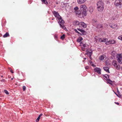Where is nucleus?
Masks as SVG:
<instances>
[{"instance_id":"nucleus-10","label":"nucleus","mask_w":122,"mask_h":122,"mask_svg":"<svg viewBox=\"0 0 122 122\" xmlns=\"http://www.w3.org/2000/svg\"><path fill=\"white\" fill-rule=\"evenodd\" d=\"M80 10H85L87 8L86 6L84 4L80 6Z\"/></svg>"},{"instance_id":"nucleus-11","label":"nucleus","mask_w":122,"mask_h":122,"mask_svg":"<svg viewBox=\"0 0 122 122\" xmlns=\"http://www.w3.org/2000/svg\"><path fill=\"white\" fill-rule=\"evenodd\" d=\"M86 25L83 22H80V27H82L84 28H86Z\"/></svg>"},{"instance_id":"nucleus-4","label":"nucleus","mask_w":122,"mask_h":122,"mask_svg":"<svg viewBox=\"0 0 122 122\" xmlns=\"http://www.w3.org/2000/svg\"><path fill=\"white\" fill-rule=\"evenodd\" d=\"M117 61L120 64L122 63V54H118L117 55Z\"/></svg>"},{"instance_id":"nucleus-46","label":"nucleus","mask_w":122,"mask_h":122,"mask_svg":"<svg viewBox=\"0 0 122 122\" xmlns=\"http://www.w3.org/2000/svg\"><path fill=\"white\" fill-rule=\"evenodd\" d=\"M54 19V18H52V20H53Z\"/></svg>"},{"instance_id":"nucleus-1","label":"nucleus","mask_w":122,"mask_h":122,"mask_svg":"<svg viewBox=\"0 0 122 122\" xmlns=\"http://www.w3.org/2000/svg\"><path fill=\"white\" fill-rule=\"evenodd\" d=\"M52 13L55 17L57 18V19L59 20V21L58 23L61 27L65 30L66 29V27L63 25L64 23V21L62 20L61 17L60 15L57 12L54 11Z\"/></svg>"},{"instance_id":"nucleus-34","label":"nucleus","mask_w":122,"mask_h":122,"mask_svg":"<svg viewBox=\"0 0 122 122\" xmlns=\"http://www.w3.org/2000/svg\"><path fill=\"white\" fill-rule=\"evenodd\" d=\"M118 39L121 41H122V35L118 36Z\"/></svg>"},{"instance_id":"nucleus-38","label":"nucleus","mask_w":122,"mask_h":122,"mask_svg":"<svg viewBox=\"0 0 122 122\" xmlns=\"http://www.w3.org/2000/svg\"><path fill=\"white\" fill-rule=\"evenodd\" d=\"M85 48H82H82H81V49L83 51H85Z\"/></svg>"},{"instance_id":"nucleus-6","label":"nucleus","mask_w":122,"mask_h":122,"mask_svg":"<svg viewBox=\"0 0 122 122\" xmlns=\"http://www.w3.org/2000/svg\"><path fill=\"white\" fill-rule=\"evenodd\" d=\"M86 53L85 54H87L88 56L91 59H92L91 55L92 54V50H90V51H89V50L87 49L86 50Z\"/></svg>"},{"instance_id":"nucleus-50","label":"nucleus","mask_w":122,"mask_h":122,"mask_svg":"<svg viewBox=\"0 0 122 122\" xmlns=\"http://www.w3.org/2000/svg\"><path fill=\"white\" fill-rule=\"evenodd\" d=\"M115 94H116L117 95V94L116 93H115Z\"/></svg>"},{"instance_id":"nucleus-36","label":"nucleus","mask_w":122,"mask_h":122,"mask_svg":"<svg viewBox=\"0 0 122 122\" xmlns=\"http://www.w3.org/2000/svg\"><path fill=\"white\" fill-rule=\"evenodd\" d=\"M23 91H25L26 89V87L25 86H23Z\"/></svg>"},{"instance_id":"nucleus-22","label":"nucleus","mask_w":122,"mask_h":122,"mask_svg":"<svg viewBox=\"0 0 122 122\" xmlns=\"http://www.w3.org/2000/svg\"><path fill=\"white\" fill-rule=\"evenodd\" d=\"M10 36L8 33L7 32L6 33L3 35V37L4 38L7 37L8 36Z\"/></svg>"},{"instance_id":"nucleus-27","label":"nucleus","mask_w":122,"mask_h":122,"mask_svg":"<svg viewBox=\"0 0 122 122\" xmlns=\"http://www.w3.org/2000/svg\"><path fill=\"white\" fill-rule=\"evenodd\" d=\"M80 44H81V46H82L84 47V48H85V47L86 46H87V45L86 44H82L81 42Z\"/></svg>"},{"instance_id":"nucleus-2","label":"nucleus","mask_w":122,"mask_h":122,"mask_svg":"<svg viewBox=\"0 0 122 122\" xmlns=\"http://www.w3.org/2000/svg\"><path fill=\"white\" fill-rule=\"evenodd\" d=\"M97 10L99 11H102L104 9V4L103 2L101 1H98L97 3Z\"/></svg>"},{"instance_id":"nucleus-39","label":"nucleus","mask_w":122,"mask_h":122,"mask_svg":"<svg viewBox=\"0 0 122 122\" xmlns=\"http://www.w3.org/2000/svg\"><path fill=\"white\" fill-rule=\"evenodd\" d=\"M1 81L2 82H4L5 81V80L4 79H3L1 80Z\"/></svg>"},{"instance_id":"nucleus-23","label":"nucleus","mask_w":122,"mask_h":122,"mask_svg":"<svg viewBox=\"0 0 122 122\" xmlns=\"http://www.w3.org/2000/svg\"><path fill=\"white\" fill-rule=\"evenodd\" d=\"M107 81V82L108 83L110 84H112V81L110 79V78L108 79Z\"/></svg>"},{"instance_id":"nucleus-18","label":"nucleus","mask_w":122,"mask_h":122,"mask_svg":"<svg viewBox=\"0 0 122 122\" xmlns=\"http://www.w3.org/2000/svg\"><path fill=\"white\" fill-rule=\"evenodd\" d=\"M81 11L83 15H84L85 16H86V9L82 10Z\"/></svg>"},{"instance_id":"nucleus-16","label":"nucleus","mask_w":122,"mask_h":122,"mask_svg":"<svg viewBox=\"0 0 122 122\" xmlns=\"http://www.w3.org/2000/svg\"><path fill=\"white\" fill-rule=\"evenodd\" d=\"M105 59H106V56L105 55H104L101 56L99 58L100 60L102 61L104 60Z\"/></svg>"},{"instance_id":"nucleus-19","label":"nucleus","mask_w":122,"mask_h":122,"mask_svg":"<svg viewBox=\"0 0 122 122\" xmlns=\"http://www.w3.org/2000/svg\"><path fill=\"white\" fill-rule=\"evenodd\" d=\"M80 23L77 21H75L73 22V24L75 25H78L79 26Z\"/></svg>"},{"instance_id":"nucleus-21","label":"nucleus","mask_w":122,"mask_h":122,"mask_svg":"<svg viewBox=\"0 0 122 122\" xmlns=\"http://www.w3.org/2000/svg\"><path fill=\"white\" fill-rule=\"evenodd\" d=\"M107 40V39L106 38H103L102 39L100 38L99 39V41H101L102 42H106Z\"/></svg>"},{"instance_id":"nucleus-32","label":"nucleus","mask_w":122,"mask_h":122,"mask_svg":"<svg viewBox=\"0 0 122 122\" xmlns=\"http://www.w3.org/2000/svg\"><path fill=\"white\" fill-rule=\"evenodd\" d=\"M89 9H90V10H89V11L90 12H92L93 11V8L92 7H90V8Z\"/></svg>"},{"instance_id":"nucleus-44","label":"nucleus","mask_w":122,"mask_h":122,"mask_svg":"<svg viewBox=\"0 0 122 122\" xmlns=\"http://www.w3.org/2000/svg\"><path fill=\"white\" fill-rule=\"evenodd\" d=\"M115 103L116 104H117V105H118L119 104L117 102H115Z\"/></svg>"},{"instance_id":"nucleus-47","label":"nucleus","mask_w":122,"mask_h":122,"mask_svg":"<svg viewBox=\"0 0 122 122\" xmlns=\"http://www.w3.org/2000/svg\"><path fill=\"white\" fill-rule=\"evenodd\" d=\"M92 66H94V65L93 64H92Z\"/></svg>"},{"instance_id":"nucleus-43","label":"nucleus","mask_w":122,"mask_h":122,"mask_svg":"<svg viewBox=\"0 0 122 122\" xmlns=\"http://www.w3.org/2000/svg\"><path fill=\"white\" fill-rule=\"evenodd\" d=\"M10 71L12 73H13L14 72H13V71H12V70H10Z\"/></svg>"},{"instance_id":"nucleus-3","label":"nucleus","mask_w":122,"mask_h":122,"mask_svg":"<svg viewBox=\"0 0 122 122\" xmlns=\"http://www.w3.org/2000/svg\"><path fill=\"white\" fill-rule=\"evenodd\" d=\"M114 5L116 7L121 8L122 6V0H116Z\"/></svg>"},{"instance_id":"nucleus-35","label":"nucleus","mask_w":122,"mask_h":122,"mask_svg":"<svg viewBox=\"0 0 122 122\" xmlns=\"http://www.w3.org/2000/svg\"><path fill=\"white\" fill-rule=\"evenodd\" d=\"M40 117L39 116H38V117L37 118L36 120V122H38L39 121V119L40 118Z\"/></svg>"},{"instance_id":"nucleus-48","label":"nucleus","mask_w":122,"mask_h":122,"mask_svg":"<svg viewBox=\"0 0 122 122\" xmlns=\"http://www.w3.org/2000/svg\"><path fill=\"white\" fill-rule=\"evenodd\" d=\"M9 69H10V70H12V69H11V68H10Z\"/></svg>"},{"instance_id":"nucleus-28","label":"nucleus","mask_w":122,"mask_h":122,"mask_svg":"<svg viewBox=\"0 0 122 122\" xmlns=\"http://www.w3.org/2000/svg\"><path fill=\"white\" fill-rule=\"evenodd\" d=\"M65 34H63L62 36L61 37V39L62 40H63L65 38Z\"/></svg>"},{"instance_id":"nucleus-45","label":"nucleus","mask_w":122,"mask_h":122,"mask_svg":"<svg viewBox=\"0 0 122 122\" xmlns=\"http://www.w3.org/2000/svg\"><path fill=\"white\" fill-rule=\"evenodd\" d=\"M84 59L85 60L86 59V58H84Z\"/></svg>"},{"instance_id":"nucleus-9","label":"nucleus","mask_w":122,"mask_h":122,"mask_svg":"<svg viewBox=\"0 0 122 122\" xmlns=\"http://www.w3.org/2000/svg\"><path fill=\"white\" fill-rule=\"evenodd\" d=\"M109 25L113 29H117L118 28V26L116 24H112L111 25V24H110Z\"/></svg>"},{"instance_id":"nucleus-14","label":"nucleus","mask_w":122,"mask_h":122,"mask_svg":"<svg viewBox=\"0 0 122 122\" xmlns=\"http://www.w3.org/2000/svg\"><path fill=\"white\" fill-rule=\"evenodd\" d=\"M95 26L96 28L98 29H102L103 27L102 25L101 24H97Z\"/></svg>"},{"instance_id":"nucleus-40","label":"nucleus","mask_w":122,"mask_h":122,"mask_svg":"<svg viewBox=\"0 0 122 122\" xmlns=\"http://www.w3.org/2000/svg\"><path fill=\"white\" fill-rule=\"evenodd\" d=\"M88 66H86L85 67V68L86 69H88Z\"/></svg>"},{"instance_id":"nucleus-8","label":"nucleus","mask_w":122,"mask_h":122,"mask_svg":"<svg viewBox=\"0 0 122 122\" xmlns=\"http://www.w3.org/2000/svg\"><path fill=\"white\" fill-rule=\"evenodd\" d=\"M94 71L95 72H97L99 74H101V69L100 68L98 67H96L94 69Z\"/></svg>"},{"instance_id":"nucleus-33","label":"nucleus","mask_w":122,"mask_h":122,"mask_svg":"<svg viewBox=\"0 0 122 122\" xmlns=\"http://www.w3.org/2000/svg\"><path fill=\"white\" fill-rule=\"evenodd\" d=\"M4 92L6 94L8 95L9 94L7 90H5L4 91Z\"/></svg>"},{"instance_id":"nucleus-25","label":"nucleus","mask_w":122,"mask_h":122,"mask_svg":"<svg viewBox=\"0 0 122 122\" xmlns=\"http://www.w3.org/2000/svg\"><path fill=\"white\" fill-rule=\"evenodd\" d=\"M83 39L82 38H79L77 40V41L78 42H80Z\"/></svg>"},{"instance_id":"nucleus-42","label":"nucleus","mask_w":122,"mask_h":122,"mask_svg":"<svg viewBox=\"0 0 122 122\" xmlns=\"http://www.w3.org/2000/svg\"><path fill=\"white\" fill-rule=\"evenodd\" d=\"M42 115L43 114H41L39 115V116L41 117V116H42Z\"/></svg>"},{"instance_id":"nucleus-52","label":"nucleus","mask_w":122,"mask_h":122,"mask_svg":"<svg viewBox=\"0 0 122 122\" xmlns=\"http://www.w3.org/2000/svg\"><path fill=\"white\" fill-rule=\"evenodd\" d=\"M1 77H3V76H1Z\"/></svg>"},{"instance_id":"nucleus-15","label":"nucleus","mask_w":122,"mask_h":122,"mask_svg":"<svg viewBox=\"0 0 122 122\" xmlns=\"http://www.w3.org/2000/svg\"><path fill=\"white\" fill-rule=\"evenodd\" d=\"M104 70L107 72L109 73V68L107 66L104 67H103Z\"/></svg>"},{"instance_id":"nucleus-12","label":"nucleus","mask_w":122,"mask_h":122,"mask_svg":"<svg viewBox=\"0 0 122 122\" xmlns=\"http://www.w3.org/2000/svg\"><path fill=\"white\" fill-rule=\"evenodd\" d=\"M87 0H77V3L79 4H81L85 2Z\"/></svg>"},{"instance_id":"nucleus-13","label":"nucleus","mask_w":122,"mask_h":122,"mask_svg":"<svg viewBox=\"0 0 122 122\" xmlns=\"http://www.w3.org/2000/svg\"><path fill=\"white\" fill-rule=\"evenodd\" d=\"M92 22L93 25L96 26L97 24V20L96 19H93L92 20Z\"/></svg>"},{"instance_id":"nucleus-29","label":"nucleus","mask_w":122,"mask_h":122,"mask_svg":"<svg viewBox=\"0 0 122 122\" xmlns=\"http://www.w3.org/2000/svg\"><path fill=\"white\" fill-rule=\"evenodd\" d=\"M116 54V52L114 51H112L111 53V55L113 56H114Z\"/></svg>"},{"instance_id":"nucleus-26","label":"nucleus","mask_w":122,"mask_h":122,"mask_svg":"<svg viewBox=\"0 0 122 122\" xmlns=\"http://www.w3.org/2000/svg\"><path fill=\"white\" fill-rule=\"evenodd\" d=\"M106 65L108 66L110 64L109 62L108 61H106L105 62Z\"/></svg>"},{"instance_id":"nucleus-30","label":"nucleus","mask_w":122,"mask_h":122,"mask_svg":"<svg viewBox=\"0 0 122 122\" xmlns=\"http://www.w3.org/2000/svg\"><path fill=\"white\" fill-rule=\"evenodd\" d=\"M76 13V14H78L79 15H80V14H81L80 11H79L77 10L75 12Z\"/></svg>"},{"instance_id":"nucleus-17","label":"nucleus","mask_w":122,"mask_h":122,"mask_svg":"<svg viewBox=\"0 0 122 122\" xmlns=\"http://www.w3.org/2000/svg\"><path fill=\"white\" fill-rule=\"evenodd\" d=\"M103 76L104 79L107 81L110 78L109 76L107 75H104Z\"/></svg>"},{"instance_id":"nucleus-37","label":"nucleus","mask_w":122,"mask_h":122,"mask_svg":"<svg viewBox=\"0 0 122 122\" xmlns=\"http://www.w3.org/2000/svg\"><path fill=\"white\" fill-rule=\"evenodd\" d=\"M74 30L77 33H78V34H80V33L76 29H75Z\"/></svg>"},{"instance_id":"nucleus-41","label":"nucleus","mask_w":122,"mask_h":122,"mask_svg":"<svg viewBox=\"0 0 122 122\" xmlns=\"http://www.w3.org/2000/svg\"><path fill=\"white\" fill-rule=\"evenodd\" d=\"M42 115L43 114H41L39 115V116L41 117V116H42Z\"/></svg>"},{"instance_id":"nucleus-31","label":"nucleus","mask_w":122,"mask_h":122,"mask_svg":"<svg viewBox=\"0 0 122 122\" xmlns=\"http://www.w3.org/2000/svg\"><path fill=\"white\" fill-rule=\"evenodd\" d=\"M74 10L75 11V12L76 11L78 10V8L77 6L76 7L74 8Z\"/></svg>"},{"instance_id":"nucleus-24","label":"nucleus","mask_w":122,"mask_h":122,"mask_svg":"<svg viewBox=\"0 0 122 122\" xmlns=\"http://www.w3.org/2000/svg\"><path fill=\"white\" fill-rule=\"evenodd\" d=\"M42 3L44 4H48V2L46 0H41Z\"/></svg>"},{"instance_id":"nucleus-7","label":"nucleus","mask_w":122,"mask_h":122,"mask_svg":"<svg viewBox=\"0 0 122 122\" xmlns=\"http://www.w3.org/2000/svg\"><path fill=\"white\" fill-rule=\"evenodd\" d=\"M116 41L114 40H110L106 42L105 44L106 45H109L110 44H114L116 43Z\"/></svg>"},{"instance_id":"nucleus-20","label":"nucleus","mask_w":122,"mask_h":122,"mask_svg":"<svg viewBox=\"0 0 122 122\" xmlns=\"http://www.w3.org/2000/svg\"><path fill=\"white\" fill-rule=\"evenodd\" d=\"M77 29L79 31L82 32V35H84L85 33L86 32L84 30L78 28H77Z\"/></svg>"},{"instance_id":"nucleus-5","label":"nucleus","mask_w":122,"mask_h":122,"mask_svg":"<svg viewBox=\"0 0 122 122\" xmlns=\"http://www.w3.org/2000/svg\"><path fill=\"white\" fill-rule=\"evenodd\" d=\"M112 64L117 69H119L120 66L116 61H114L112 62Z\"/></svg>"},{"instance_id":"nucleus-51","label":"nucleus","mask_w":122,"mask_h":122,"mask_svg":"<svg viewBox=\"0 0 122 122\" xmlns=\"http://www.w3.org/2000/svg\"><path fill=\"white\" fill-rule=\"evenodd\" d=\"M105 25H107V24H105Z\"/></svg>"},{"instance_id":"nucleus-49","label":"nucleus","mask_w":122,"mask_h":122,"mask_svg":"<svg viewBox=\"0 0 122 122\" xmlns=\"http://www.w3.org/2000/svg\"><path fill=\"white\" fill-rule=\"evenodd\" d=\"M13 80V78H11V80Z\"/></svg>"}]
</instances>
